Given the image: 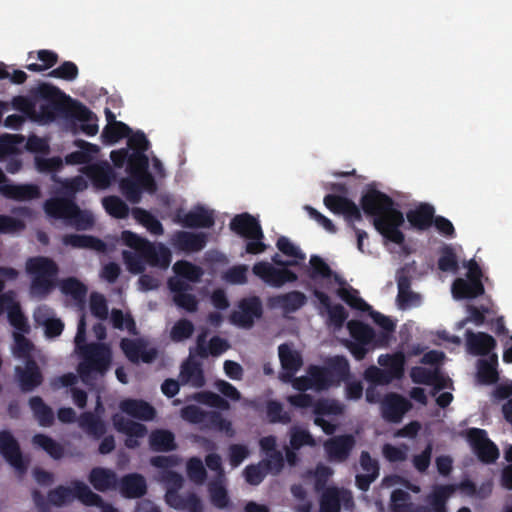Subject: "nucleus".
<instances>
[{"label": "nucleus", "mask_w": 512, "mask_h": 512, "mask_svg": "<svg viewBox=\"0 0 512 512\" xmlns=\"http://www.w3.org/2000/svg\"><path fill=\"white\" fill-rule=\"evenodd\" d=\"M360 204L364 213L373 217L375 229L388 241L401 245L405 235L400 230L404 224L403 213L395 208L394 200L387 194L371 189L362 195Z\"/></svg>", "instance_id": "nucleus-1"}, {"label": "nucleus", "mask_w": 512, "mask_h": 512, "mask_svg": "<svg viewBox=\"0 0 512 512\" xmlns=\"http://www.w3.org/2000/svg\"><path fill=\"white\" fill-rule=\"evenodd\" d=\"M32 95L44 101L39 105L36 115V119L42 123H51L58 117L66 120H87L90 116L87 106L50 83H40L32 90Z\"/></svg>", "instance_id": "nucleus-2"}, {"label": "nucleus", "mask_w": 512, "mask_h": 512, "mask_svg": "<svg viewBox=\"0 0 512 512\" xmlns=\"http://www.w3.org/2000/svg\"><path fill=\"white\" fill-rule=\"evenodd\" d=\"M80 362L77 373L81 381L90 389L94 388L98 378H104L112 365V350L102 342H90L78 353Z\"/></svg>", "instance_id": "nucleus-3"}, {"label": "nucleus", "mask_w": 512, "mask_h": 512, "mask_svg": "<svg viewBox=\"0 0 512 512\" xmlns=\"http://www.w3.org/2000/svg\"><path fill=\"white\" fill-rule=\"evenodd\" d=\"M44 211L48 217L63 220L67 226L76 230H88L94 224L92 214L80 209L74 195L47 199L44 203Z\"/></svg>", "instance_id": "nucleus-4"}, {"label": "nucleus", "mask_w": 512, "mask_h": 512, "mask_svg": "<svg viewBox=\"0 0 512 512\" xmlns=\"http://www.w3.org/2000/svg\"><path fill=\"white\" fill-rule=\"evenodd\" d=\"M77 499L85 506L99 504L102 497L93 492L90 487L80 480H72L70 486L59 485L47 493L48 502L55 507H63Z\"/></svg>", "instance_id": "nucleus-5"}, {"label": "nucleus", "mask_w": 512, "mask_h": 512, "mask_svg": "<svg viewBox=\"0 0 512 512\" xmlns=\"http://www.w3.org/2000/svg\"><path fill=\"white\" fill-rule=\"evenodd\" d=\"M121 240L124 245L141 254L150 266L167 268L171 262V253L163 244L156 247L147 239L129 230L122 232Z\"/></svg>", "instance_id": "nucleus-6"}, {"label": "nucleus", "mask_w": 512, "mask_h": 512, "mask_svg": "<svg viewBox=\"0 0 512 512\" xmlns=\"http://www.w3.org/2000/svg\"><path fill=\"white\" fill-rule=\"evenodd\" d=\"M26 270L33 276L31 293L39 297L47 296L54 286L53 279L58 273L57 264L50 258L38 256L27 261Z\"/></svg>", "instance_id": "nucleus-7"}, {"label": "nucleus", "mask_w": 512, "mask_h": 512, "mask_svg": "<svg viewBox=\"0 0 512 512\" xmlns=\"http://www.w3.org/2000/svg\"><path fill=\"white\" fill-rule=\"evenodd\" d=\"M323 203L327 209L337 215H343L347 225L355 232L357 237V248L363 250V241L368 238L366 231L356 227L355 222L362 221V213L360 208L349 198L336 196L335 194H327Z\"/></svg>", "instance_id": "nucleus-8"}, {"label": "nucleus", "mask_w": 512, "mask_h": 512, "mask_svg": "<svg viewBox=\"0 0 512 512\" xmlns=\"http://www.w3.org/2000/svg\"><path fill=\"white\" fill-rule=\"evenodd\" d=\"M466 278H456L452 283L455 299H472L480 296V265L475 260L467 263Z\"/></svg>", "instance_id": "nucleus-9"}, {"label": "nucleus", "mask_w": 512, "mask_h": 512, "mask_svg": "<svg viewBox=\"0 0 512 512\" xmlns=\"http://www.w3.org/2000/svg\"><path fill=\"white\" fill-rule=\"evenodd\" d=\"M252 272L266 284L275 288H280L286 283H294L298 280V275L288 267L278 268L266 261L255 263Z\"/></svg>", "instance_id": "nucleus-10"}, {"label": "nucleus", "mask_w": 512, "mask_h": 512, "mask_svg": "<svg viewBox=\"0 0 512 512\" xmlns=\"http://www.w3.org/2000/svg\"><path fill=\"white\" fill-rule=\"evenodd\" d=\"M238 308L239 310L230 314L229 320L232 324L242 328H251L254 320L260 318L263 314L262 302L258 296L241 299Z\"/></svg>", "instance_id": "nucleus-11"}, {"label": "nucleus", "mask_w": 512, "mask_h": 512, "mask_svg": "<svg viewBox=\"0 0 512 512\" xmlns=\"http://www.w3.org/2000/svg\"><path fill=\"white\" fill-rule=\"evenodd\" d=\"M0 454L19 473L27 471L28 463L24 460L19 442L8 430L0 431Z\"/></svg>", "instance_id": "nucleus-12"}, {"label": "nucleus", "mask_w": 512, "mask_h": 512, "mask_svg": "<svg viewBox=\"0 0 512 512\" xmlns=\"http://www.w3.org/2000/svg\"><path fill=\"white\" fill-rule=\"evenodd\" d=\"M411 407L412 404L408 399L394 392L386 394L380 401L381 416L389 423L401 422Z\"/></svg>", "instance_id": "nucleus-13"}, {"label": "nucleus", "mask_w": 512, "mask_h": 512, "mask_svg": "<svg viewBox=\"0 0 512 512\" xmlns=\"http://www.w3.org/2000/svg\"><path fill=\"white\" fill-rule=\"evenodd\" d=\"M120 348L132 363H152L158 355L155 347H147V343L141 339L123 338L120 342Z\"/></svg>", "instance_id": "nucleus-14"}, {"label": "nucleus", "mask_w": 512, "mask_h": 512, "mask_svg": "<svg viewBox=\"0 0 512 512\" xmlns=\"http://www.w3.org/2000/svg\"><path fill=\"white\" fill-rule=\"evenodd\" d=\"M356 445L352 434L338 435L329 438L324 443V449L331 462H345Z\"/></svg>", "instance_id": "nucleus-15"}, {"label": "nucleus", "mask_w": 512, "mask_h": 512, "mask_svg": "<svg viewBox=\"0 0 512 512\" xmlns=\"http://www.w3.org/2000/svg\"><path fill=\"white\" fill-rule=\"evenodd\" d=\"M175 222L180 223L185 228H211L215 224V217L213 211L206 209L203 206H196L187 213H182L178 210L175 215Z\"/></svg>", "instance_id": "nucleus-16"}, {"label": "nucleus", "mask_w": 512, "mask_h": 512, "mask_svg": "<svg viewBox=\"0 0 512 512\" xmlns=\"http://www.w3.org/2000/svg\"><path fill=\"white\" fill-rule=\"evenodd\" d=\"M207 241L208 235L204 232L176 231L170 244L177 251L195 253L203 250Z\"/></svg>", "instance_id": "nucleus-17"}, {"label": "nucleus", "mask_w": 512, "mask_h": 512, "mask_svg": "<svg viewBox=\"0 0 512 512\" xmlns=\"http://www.w3.org/2000/svg\"><path fill=\"white\" fill-rule=\"evenodd\" d=\"M15 376L22 392L35 390L44 380L43 374L33 358L27 359L24 367L16 366Z\"/></svg>", "instance_id": "nucleus-18"}, {"label": "nucleus", "mask_w": 512, "mask_h": 512, "mask_svg": "<svg viewBox=\"0 0 512 512\" xmlns=\"http://www.w3.org/2000/svg\"><path fill=\"white\" fill-rule=\"evenodd\" d=\"M485 283L488 284L489 279L485 276L484 271L482 270V325L486 324L487 327L497 336H506L508 334V329L505 326L503 316L488 319L490 315H495L497 311L490 297L485 294Z\"/></svg>", "instance_id": "nucleus-19"}, {"label": "nucleus", "mask_w": 512, "mask_h": 512, "mask_svg": "<svg viewBox=\"0 0 512 512\" xmlns=\"http://www.w3.org/2000/svg\"><path fill=\"white\" fill-rule=\"evenodd\" d=\"M456 491L453 484L436 485L427 496L428 505H418L413 512H447L446 502Z\"/></svg>", "instance_id": "nucleus-20"}, {"label": "nucleus", "mask_w": 512, "mask_h": 512, "mask_svg": "<svg viewBox=\"0 0 512 512\" xmlns=\"http://www.w3.org/2000/svg\"><path fill=\"white\" fill-rule=\"evenodd\" d=\"M230 230L242 238H264L259 221L249 213L234 216L229 224Z\"/></svg>", "instance_id": "nucleus-21"}, {"label": "nucleus", "mask_w": 512, "mask_h": 512, "mask_svg": "<svg viewBox=\"0 0 512 512\" xmlns=\"http://www.w3.org/2000/svg\"><path fill=\"white\" fill-rule=\"evenodd\" d=\"M341 503H344L345 506L353 505L350 493L337 487H328L321 493L319 512H340Z\"/></svg>", "instance_id": "nucleus-22"}, {"label": "nucleus", "mask_w": 512, "mask_h": 512, "mask_svg": "<svg viewBox=\"0 0 512 512\" xmlns=\"http://www.w3.org/2000/svg\"><path fill=\"white\" fill-rule=\"evenodd\" d=\"M168 287L174 293L173 300L178 307L190 313L197 311L198 301L193 294L186 293L191 288L186 281L170 278L168 280Z\"/></svg>", "instance_id": "nucleus-23"}, {"label": "nucleus", "mask_w": 512, "mask_h": 512, "mask_svg": "<svg viewBox=\"0 0 512 512\" xmlns=\"http://www.w3.org/2000/svg\"><path fill=\"white\" fill-rule=\"evenodd\" d=\"M117 490L124 498H141L147 492L146 479L139 473L126 474L120 479L118 478Z\"/></svg>", "instance_id": "nucleus-24"}, {"label": "nucleus", "mask_w": 512, "mask_h": 512, "mask_svg": "<svg viewBox=\"0 0 512 512\" xmlns=\"http://www.w3.org/2000/svg\"><path fill=\"white\" fill-rule=\"evenodd\" d=\"M88 481L98 492L117 490L118 476L115 471L105 467H94L88 474Z\"/></svg>", "instance_id": "nucleus-25"}, {"label": "nucleus", "mask_w": 512, "mask_h": 512, "mask_svg": "<svg viewBox=\"0 0 512 512\" xmlns=\"http://www.w3.org/2000/svg\"><path fill=\"white\" fill-rule=\"evenodd\" d=\"M0 194L7 199L29 201L40 197V188L36 184L2 183Z\"/></svg>", "instance_id": "nucleus-26"}, {"label": "nucleus", "mask_w": 512, "mask_h": 512, "mask_svg": "<svg viewBox=\"0 0 512 512\" xmlns=\"http://www.w3.org/2000/svg\"><path fill=\"white\" fill-rule=\"evenodd\" d=\"M306 303V295L303 292L297 290L275 295L268 299V304L270 307L281 308L286 313L296 312Z\"/></svg>", "instance_id": "nucleus-27"}, {"label": "nucleus", "mask_w": 512, "mask_h": 512, "mask_svg": "<svg viewBox=\"0 0 512 512\" xmlns=\"http://www.w3.org/2000/svg\"><path fill=\"white\" fill-rule=\"evenodd\" d=\"M119 407L125 414L142 421H151L156 416L155 408L142 399H124Z\"/></svg>", "instance_id": "nucleus-28"}, {"label": "nucleus", "mask_w": 512, "mask_h": 512, "mask_svg": "<svg viewBox=\"0 0 512 512\" xmlns=\"http://www.w3.org/2000/svg\"><path fill=\"white\" fill-rule=\"evenodd\" d=\"M278 354L281 367L284 370L283 380H291L295 373L301 368L303 360L299 352L293 350L288 344L284 343L278 347Z\"/></svg>", "instance_id": "nucleus-29"}, {"label": "nucleus", "mask_w": 512, "mask_h": 512, "mask_svg": "<svg viewBox=\"0 0 512 512\" xmlns=\"http://www.w3.org/2000/svg\"><path fill=\"white\" fill-rule=\"evenodd\" d=\"M435 209L428 203H422L417 208L409 210L406 217L410 225L419 230H427L433 224Z\"/></svg>", "instance_id": "nucleus-30"}, {"label": "nucleus", "mask_w": 512, "mask_h": 512, "mask_svg": "<svg viewBox=\"0 0 512 512\" xmlns=\"http://www.w3.org/2000/svg\"><path fill=\"white\" fill-rule=\"evenodd\" d=\"M324 367L335 386L343 381H347L351 376L349 362L342 355L328 358L325 361Z\"/></svg>", "instance_id": "nucleus-31"}, {"label": "nucleus", "mask_w": 512, "mask_h": 512, "mask_svg": "<svg viewBox=\"0 0 512 512\" xmlns=\"http://www.w3.org/2000/svg\"><path fill=\"white\" fill-rule=\"evenodd\" d=\"M85 173L94 186L99 189L108 188L116 177L114 170L107 163L91 165Z\"/></svg>", "instance_id": "nucleus-32"}, {"label": "nucleus", "mask_w": 512, "mask_h": 512, "mask_svg": "<svg viewBox=\"0 0 512 512\" xmlns=\"http://www.w3.org/2000/svg\"><path fill=\"white\" fill-rule=\"evenodd\" d=\"M205 341L206 332H203L197 338V353L202 358H206L209 354L219 356L230 347L227 340L219 336H213L209 341L208 347L205 345Z\"/></svg>", "instance_id": "nucleus-33"}, {"label": "nucleus", "mask_w": 512, "mask_h": 512, "mask_svg": "<svg viewBox=\"0 0 512 512\" xmlns=\"http://www.w3.org/2000/svg\"><path fill=\"white\" fill-rule=\"evenodd\" d=\"M62 243L74 248H88L98 252H104L106 244L99 238L92 235L66 234Z\"/></svg>", "instance_id": "nucleus-34"}, {"label": "nucleus", "mask_w": 512, "mask_h": 512, "mask_svg": "<svg viewBox=\"0 0 512 512\" xmlns=\"http://www.w3.org/2000/svg\"><path fill=\"white\" fill-rule=\"evenodd\" d=\"M29 407L40 426L50 427L54 424V412L40 396H32L29 399Z\"/></svg>", "instance_id": "nucleus-35"}, {"label": "nucleus", "mask_w": 512, "mask_h": 512, "mask_svg": "<svg viewBox=\"0 0 512 512\" xmlns=\"http://www.w3.org/2000/svg\"><path fill=\"white\" fill-rule=\"evenodd\" d=\"M180 379L183 384L190 383L195 388L205 385V377L199 362L188 360L181 366Z\"/></svg>", "instance_id": "nucleus-36"}, {"label": "nucleus", "mask_w": 512, "mask_h": 512, "mask_svg": "<svg viewBox=\"0 0 512 512\" xmlns=\"http://www.w3.org/2000/svg\"><path fill=\"white\" fill-rule=\"evenodd\" d=\"M79 427L95 439L106 433L105 422L92 412H83L78 419Z\"/></svg>", "instance_id": "nucleus-37"}, {"label": "nucleus", "mask_w": 512, "mask_h": 512, "mask_svg": "<svg viewBox=\"0 0 512 512\" xmlns=\"http://www.w3.org/2000/svg\"><path fill=\"white\" fill-rule=\"evenodd\" d=\"M79 427L95 439L106 433L105 422L92 412H83L78 419Z\"/></svg>", "instance_id": "nucleus-38"}, {"label": "nucleus", "mask_w": 512, "mask_h": 512, "mask_svg": "<svg viewBox=\"0 0 512 512\" xmlns=\"http://www.w3.org/2000/svg\"><path fill=\"white\" fill-rule=\"evenodd\" d=\"M304 273L313 282L329 279L333 275L330 266L318 255L310 257L309 265L304 267Z\"/></svg>", "instance_id": "nucleus-39"}, {"label": "nucleus", "mask_w": 512, "mask_h": 512, "mask_svg": "<svg viewBox=\"0 0 512 512\" xmlns=\"http://www.w3.org/2000/svg\"><path fill=\"white\" fill-rule=\"evenodd\" d=\"M149 444L153 451L169 452L177 448L175 436L169 430L157 429L150 434Z\"/></svg>", "instance_id": "nucleus-40"}, {"label": "nucleus", "mask_w": 512, "mask_h": 512, "mask_svg": "<svg viewBox=\"0 0 512 512\" xmlns=\"http://www.w3.org/2000/svg\"><path fill=\"white\" fill-rule=\"evenodd\" d=\"M160 478L166 486V503L168 504L171 501H175L181 495L179 490L182 488L184 482L182 475L173 470H164L161 472Z\"/></svg>", "instance_id": "nucleus-41"}, {"label": "nucleus", "mask_w": 512, "mask_h": 512, "mask_svg": "<svg viewBox=\"0 0 512 512\" xmlns=\"http://www.w3.org/2000/svg\"><path fill=\"white\" fill-rule=\"evenodd\" d=\"M378 363L384 367L388 375L393 379H399L404 373L405 358L402 353L385 354L378 357Z\"/></svg>", "instance_id": "nucleus-42"}, {"label": "nucleus", "mask_w": 512, "mask_h": 512, "mask_svg": "<svg viewBox=\"0 0 512 512\" xmlns=\"http://www.w3.org/2000/svg\"><path fill=\"white\" fill-rule=\"evenodd\" d=\"M75 145L81 150L74 151L65 157L67 164H87L92 159V154L98 152V147L94 144L78 139L75 141Z\"/></svg>", "instance_id": "nucleus-43"}, {"label": "nucleus", "mask_w": 512, "mask_h": 512, "mask_svg": "<svg viewBox=\"0 0 512 512\" xmlns=\"http://www.w3.org/2000/svg\"><path fill=\"white\" fill-rule=\"evenodd\" d=\"M32 444L44 450L51 458L55 460L63 458L65 453L64 447L46 434H35L32 437Z\"/></svg>", "instance_id": "nucleus-44"}, {"label": "nucleus", "mask_w": 512, "mask_h": 512, "mask_svg": "<svg viewBox=\"0 0 512 512\" xmlns=\"http://www.w3.org/2000/svg\"><path fill=\"white\" fill-rule=\"evenodd\" d=\"M347 328L351 337L356 342H363L368 344L373 343L375 345L377 335L375 334L374 329L368 324L358 320H351L348 322Z\"/></svg>", "instance_id": "nucleus-45"}, {"label": "nucleus", "mask_w": 512, "mask_h": 512, "mask_svg": "<svg viewBox=\"0 0 512 512\" xmlns=\"http://www.w3.org/2000/svg\"><path fill=\"white\" fill-rule=\"evenodd\" d=\"M132 133L131 128L121 122L114 121V123L107 124L101 134V138L106 144H115L119 140L128 137Z\"/></svg>", "instance_id": "nucleus-46"}, {"label": "nucleus", "mask_w": 512, "mask_h": 512, "mask_svg": "<svg viewBox=\"0 0 512 512\" xmlns=\"http://www.w3.org/2000/svg\"><path fill=\"white\" fill-rule=\"evenodd\" d=\"M370 316L373 319L374 323L377 324L383 330L377 336V339L375 340V345L385 346L390 339L391 333L394 332L396 324L389 317L377 311H371Z\"/></svg>", "instance_id": "nucleus-47"}, {"label": "nucleus", "mask_w": 512, "mask_h": 512, "mask_svg": "<svg viewBox=\"0 0 512 512\" xmlns=\"http://www.w3.org/2000/svg\"><path fill=\"white\" fill-rule=\"evenodd\" d=\"M168 505L176 510L187 512H204V506L199 496L194 492L180 495L175 501Z\"/></svg>", "instance_id": "nucleus-48"}, {"label": "nucleus", "mask_w": 512, "mask_h": 512, "mask_svg": "<svg viewBox=\"0 0 512 512\" xmlns=\"http://www.w3.org/2000/svg\"><path fill=\"white\" fill-rule=\"evenodd\" d=\"M175 278L187 280L190 282H198L203 275L202 269L186 260H179L173 265Z\"/></svg>", "instance_id": "nucleus-49"}, {"label": "nucleus", "mask_w": 512, "mask_h": 512, "mask_svg": "<svg viewBox=\"0 0 512 512\" xmlns=\"http://www.w3.org/2000/svg\"><path fill=\"white\" fill-rule=\"evenodd\" d=\"M133 217L144 227L147 228L149 232L154 235H162L164 232L163 226L161 222L149 211L143 208H133L132 210Z\"/></svg>", "instance_id": "nucleus-50"}, {"label": "nucleus", "mask_w": 512, "mask_h": 512, "mask_svg": "<svg viewBox=\"0 0 512 512\" xmlns=\"http://www.w3.org/2000/svg\"><path fill=\"white\" fill-rule=\"evenodd\" d=\"M223 479L212 480L208 484V492L210 501L218 509L228 508L230 499L228 492L222 483Z\"/></svg>", "instance_id": "nucleus-51"}, {"label": "nucleus", "mask_w": 512, "mask_h": 512, "mask_svg": "<svg viewBox=\"0 0 512 512\" xmlns=\"http://www.w3.org/2000/svg\"><path fill=\"white\" fill-rule=\"evenodd\" d=\"M313 413L315 416L320 417L342 415L344 413V405L336 399H319L313 405Z\"/></svg>", "instance_id": "nucleus-52"}, {"label": "nucleus", "mask_w": 512, "mask_h": 512, "mask_svg": "<svg viewBox=\"0 0 512 512\" xmlns=\"http://www.w3.org/2000/svg\"><path fill=\"white\" fill-rule=\"evenodd\" d=\"M289 437V444L292 449L299 450L304 446H316V441L312 434L299 426H292L290 428Z\"/></svg>", "instance_id": "nucleus-53"}, {"label": "nucleus", "mask_w": 512, "mask_h": 512, "mask_svg": "<svg viewBox=\"0 0 512 512\" xmlns=\"http://www.w3.org/2000/svg\"><path fill=\"white\" fill-rule=\"evenodd\" d=\"M266 417L271 424H288L292 420L290 413L285 411L283 404L277 400L266 401Z\"/></svg>", "instance_id": "nucleus-54"}, {"label": "nucleus", "mask_w": 512, "mask_h": 512, "mask_svg": "<svg viewBox=\"0 0 512 512\" xmlns=\"http://www.w3.org/2000/svg\"><path fill=\"white\" fill-rule=\"evenodd\" d=\"M102 204L106 212L117 219H124L129 215L128 205L118 196L104 197Z\"/></svg>", "instance_id": "nucleus-55"}, {"label": "nucleus", "mask_w": 512, "mask_h": 512, "mask_svg": "<svg viewBox=\"0 0 512 512\" xmlns=\"http://www.w3.org/2000/svg\"><path fill=\"white\" fill-rule=\"evenodd\" d=\"M308 375L311 377L313 389L315 390H327L331 386H334V383L329 377L328 371L324 366H310L308 368Z\"/></svg>", "instance_id": "nucleus-56"}, {"label": "nucleus", "mask_w": 512, "mask_h": 512, "mask_svg": "<svg viewBox=\"0 0 512 512\" xmlns=\"http://www.w3.org/2000/svg\"><path fill=\"white\" fill-rule=\"evenodd\" d=\"M438 268L443 272H458L459 265L456 253L450 245H444L440 251Z\"/></svg>", "instance_id": "nucleus-57"}, {"label": "nucleus", "mask_w": 512, "mask_h": 512, "mask_svg": "<svg viewBox=\"0 0 512 512\" xmlns=\"http://www.w3.org/2000/svg\"><path fill=\"white\" fill-rule=\"evenodd\" d=\"M37 58L41 61V64L31 63L26 65V68L32 72H43L47 69L52 68L58 62V54L52 50L42 49L37 52Z\"/></svg>", "instance_id": "nucleus-58"}, {"label": "nucleus", "mask_w": 512, "mask_h": 512, "mask_svg": "<svg viewBox=\"0 0 512 512\" xmlns=\"http://www.w3.org/2000/svg\"><path fill=\"white\" fill-rule=\"evenodd\" d=\"M61 290L76 301H83L87 295V287L74 277L63 280Z\"/></svg>", "instance_id": "nucleus-59"}, {"label": "nucleus", "mask_w": 512, "mask_h": 512, "mask_svg": "<svg viewBox=\"0 0 512 512\" xmlns=\"http://www.w3.org/2000/svg\"><path fill=\"white\" fill-rule=\"evenodd\" d=\"M119 187L125 198L132 204H136L141 200V189L139 183L134 177L122 178L119 182Z\"/></svg>", "instance_id": "nucleus-60"}, {"label": "nucleus", "mask_w": 512, "mask_h": 512, "mask_svg": "<svg viewBox=\"0 0 512 512\" xmlns=\"http://www.w3.org/2000/svg\"><path fill=\"white\" fill-rule=\"evenodd\" d=\"M337 293L338 296L353 309H357L363 312L371 310V306L364 299L357 295L356 290L339 288Z\"/></svg>", "instance_id": "nucleus-61"}, {"label": "nucleus", "mask_w": 512, "mask_h": 512, "mask_svg": "<svg viewBox=\"0 0 512 512\" xmlns=\"http://www.w3.org/2000/svg\"><path fill=\"white\" fill-rule=\"evenodd\" d=\"M148 166L149 159L145 153H142V151H133L130 153L127 163V172L130 176L133 177L148 170Z\"/></svg>", "instance_id": "nucleus-62"}, {"label": "nucleus", "mask_w": 512, "mask_h": 512, "mask_svg": "<svg viewBox=\"0 0 512 512\" xmlns=\"http://www.w3.org/2000/svg\"><path fill=\"white\" fill-rule=\"evenodd\" d=\"M186 470L189 479L196 484H203L207 478L206 469L198 457H191L187 461Z\"/></svg>", "instance_id": "nucleus-63"}, {"label": "nucleus", "mask_w": 512, "mask_h": 512, "mask_svg": "<svg viewBox=\"0 0 512 512\" xmlns=\"http://www.w3.org/2000/svg\"><path fill=\"white\" fill-rule=\"evenodd\" d=\"M77 65L72 61H64L60 66L48 73L49 77L62 79L65 81H74L78 76Z\"/></svg>", "instance_id": "nucleus-64"}]
</instances>
